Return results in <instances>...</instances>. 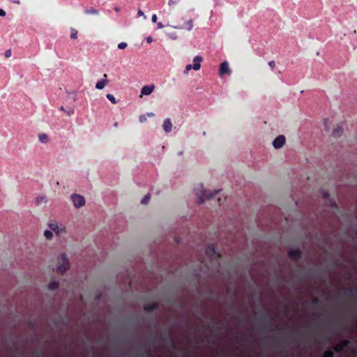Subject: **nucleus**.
<instances>
[{
    "label": "nucleus",
    "mask_w": 357,
    "mask_h": 357,
    "mask_svg": "<svg viewBox=\"0 0 357 357\" xmlns=\"http://www.w3.org/2000/svg\"><path fill=\"white\" fill-rule=\"evenodd\" d=\"M192 191L197 198L199 205L205 204L208 200L212 199L220 192V190H208L201 182L195 183L192 185Z\"/></svg>",
    "instance_id": "f257e3e1"
},
{
    "label": "nucleus",
    "mask_w": 357,
    "mask_h": 357,
    "mask_svg": "<svg viewBox=\"0 0 357 357\" xmlns=\"http://www.w3.org/2000/svg\"><path fill=\"white\" fill-rule=\"evenodd\" d=\"M167 26H171L174 29L190 31L192 30L194 24L192 19L178 15L172 21V24H168Z\"/></svg>",
    "instance_id": "f03ea898"
},
{
    "label": "nucleus",
    "mask_w": 357,
    "mask_h": 357,
    "mask_svg": "<svg viewBox=\"0 0 357 357\" xmlns=\"http://www.w3.org/2000/svg\"><path fill=\"white\" fill-rule=\"evenodd\" d=\"M70 262L68 257V255L64 253L61 252L59 253L56 259V271L61 274L63 275L65 274L68 271L70 268Z\"/></svg>",
    "instance_id": "7ed1b4c3"
},
{
    "label": "nucleus",
    "mask_w": 357,
    "mask_h": 357,
    "mask_svg": "<svg viewBox=\"0 0 357 357\" xmlns=\"http://www.w3.org/2000/svg\"><path fill=\"white\" fill-rule=\"evenodd\" d=\"M48 227L55 233L57 238H64L66 237L68 232L66 226L63 223L52 220L48 222Z\"/></svg>",
    "instance_id": "20e7f679"
},
{
    "label": "nucleus",
    "mask_w": 357,
    "mask_h": 357,
    "mask_svg": "<svg viewBox=\"0 0 357 357\" xmlns=\"http://www.w3.org/2000/svg\"><path fill=\"white\" fill-rule=\"evenodd\" d=\"M70 197L75 208H81L85 205L86 201L83 196L77 194H73Z\"/></svg>",
    "instance_id": "39448f33"
},
{
    "label": "nucleus",
    "mask_w": 357,
    "mask_h": 357,
    "mask_svg": "<svg viewBox=\"0 0 357 357\" xmlns=\"http://www.w3.org/2000/svg\"><path fill=\"white\" fill-rule=\"evenodd\" d=\"M205 252L206 255L211 259H216L219 257V255L217 252L215 245L213 244L208 245L207 248H206Z\"/></svg>",
    "instance_id": "423d86ee"
},
{
    "label": "nucleus",
    "mask_w": 357,
    "mask_h": 357,
    "mask_svg": "<svg viewBox=\"0 0 357 357\" xmlns=\"http://www.w3.org/2000/svg\"><path fill=\"white\" fill-rule=\"evenodd\" d=\"M286 139L284 135H279L273 142V146L275 149H281L285 144Z\"/></svg>",
    "instance_id": "0eeeda50"
},
{
    "label": "nucleus",
    "mask_w": 357,
    "mask_h": 357,
    "mask_svg": "<svg viewBox=\"0 0 357 357\" xmlns=\"http://www.w3.org/2000/svg\"><path fill=\"white\" fill-rule=\"evenodd\" d=\"M155 89V86L154 84L144 86L141 89L140 97L151 95Z\"/></svg>",
    "instance_id": "6e6552de"
},
{
    "label": "nucleus",
    "mask_w": 357,
    "mask_h": 357,
    "mask_svg": "<svg viewBox=\"0 0 357 357\" xmlns=\"http://www.w3.org/2000/svg\"><path fill=\"white\" fill-rule=\"evenodd\" d=\"M219 73L220 75L224 74H230L231 70L229 66V63L227 61H223L220 66Z\"/></svg>",
    "instance_id": "1a4fd4ad"
},
{
    "label": "nucleus",
    "mask_w": 357,
    "mask_h": 357,
    "mask_svg": "<svg viewBox=\"0 0 357 357\" xmlns=\"http://www.w3.org/2000/svg\"><path fill=\"white\" fill-rule=\"evenodd\" d=\"M343 132V128L340 124H336L333 130L331 135L334 137H340Z\"/></svg>",
    "instance_id": "9d476101"
},
{
    "label": "nucleus",
    "mask_w": 357,
    "mask_h": 357,
    "mask_svg": "<svg viewBox=\"0 0 357 357\" xmlns=\"http://www.w3.org/2000/svg\"><path fill=\"white\" fill-rule=\"evenodd\" d=\"M202 61V58L200 56H196L194 59V65L192 66V68L195 70H199L201 68V62Z\"/></svg>",
    "instance_id": "9b49d317"
},
{
    "label": "nucleus",
    "mask_w": 357,
    "mask_h": 357,
    "mask_svg": "<svg viewBox=\"0 0 357 357\" xmlns=\"http://www.w3.org/2000/svg\"><path fill=\"white\" fill-rule=\"evenodd\" d=\"M107 76L106 74H105L103 75V79L101 81L97 82V84L96 85V88L98 90L102 89L106 86V84L107 83Z\"/></svg>",
    "instance_id": "f8f14e48"
},
{
    "label": "nucleus",
    "mask_w": 357,
    "mask_h": 357,
    "mask_svg": "<svg viewBox=\"0 0 357 357\" xmlns=\"http://www.w3.org/2000/svg\"><path fill=\"white\" fill-rule=\"evenodd\" d=\"M172 124L169 119H166L164 121L163 129L166 132H169L172 130Z\"/></svg>",
    "instance_id": "ddd939ff"
},
{
    "label": "nucleus",
    "mask_w": 357,
    "mask_h": 357,
    "mask_svg": "<svg viewBox=\"0 0 357 357\" xmlns=\"http://www.w3.org/2000/svg\"><path fill=\"white\" fill-rule=\"evenodd\" d=\"M36 202L38 204H47L48 202V199L45 196H38L36 198Z\"/></svg>",
    "instance_id": "4468645a"
},
{
    "label": "nucleus",
    "mask_w": 357,
    "mask_h": 357,
    "mask_svg": "<svg viewBox=\"0 0 357 357\" xmlns=\"http://www.w3.org/2000/svg\"><path fill=\"white\" fill-rule=\"evenodd\" d=\"M289 256L291 258L296 259L300 257L301 252L298 250H293L289 252Z\"/></svg>",
    "instance_id": "2eb2a0df"
},
{
    "label": "nucleus",
    "mask_w": 357,
    "mask_h": 357,
    "mask_svg": "<svg viewBox=\"0 0 357 357\" xmlns=\"http://www.w3.org/2000/svg\"><path fill=\"white\" fill-rule=\"evenodd\" d=\"M331 122L328 119H326L323 121V125H324V130L326 131V132H329L330 131V128H331Z\"/></svg>",
    "instance_id": "dca6fc26"
},
{
    "label": "nucleus",
    "mask_w": 357,
    "mask_h": 357,
    "mask_svg": "<svg viewBox=\"0 0 357 357\" xmlns=\"http://www.w3.org/2000/svg\"><path fill=\"white\" fill-rule=\"evenodd\" d=\"M53 231H52L51 229L50 230H45L43 233V235L45 236V238L47 239V240H52L53 238V233H52Z\"/></svg>",
    "instance_id": "f3484780"
},
{
    "label": "nucleus",
    "mask_w": 357,
    "mask_h": 357,
    "mask_svg": "<svg viewBox=\"0 0 357 357\" xmlns=\"http://www.w3.org/2000/svg\"><path fill=\"white\" fill-rule=\"evenodd\" d=\"M38 139L41 143L45 144L48 142V136L44 133L40 134L38 135Z\"/></svg>",
    "instance_id": "a211bd4d"
},
{
    "label": "nucleus",
    "mask_w": 357,
    "mask_h": 357,
    "mask_svg": "<svg viewBox=\"0 0 357 357\" xmlns=\"http://www.w3.org/2000/svg\"><path fill=\"white\" fill-rule=\"evenodd\" d=\"M85 13L87 15H99L100 13H99V10L97 9L91 8V9L86 10Z\"/></svg>",
    "instance_id": "6ab92c4d"
},
{
    "label": "nucleus",
    "mask_w": 357,
    "mask_h": 357,
    "mask_svg": "<svg viewBox=\"0 0 357 357\" xmlns=\"http://www.w3.org/2000/svg\"><path fill=\"white\" fill-rule=\"evenodd\" d=\"M48 287L50 290H54L59 287V282L56 281L52 282L49 284Z\"/></svg>",
    "instance_id": "aec40b11"
},
{
    "label": "nucleus",
    "mask_w": 357,
    "mask_h": 357,
    "mask_svg": "<svg viewBox=\"0 0 357 357\" xmlns=\"http://www.w3.org/2000/svg\"><path fill=\"white\" fill-rule=\"evenodd\" d=\"M347 344V341H344L343 342H342L341 344H338L336 347H335V350L337 351H342L344 347Z\"/></svg>",
    "instance_id": "412c9836"
},
{
    "label": "nucleus",
    "mask_w": 357,
    "mask_h": 357,
    "mask_svg": "<svg viewBox=\"0 0 357 357\" xmlns=\"http://www.w3.org/2000/svg\"><path fill=\"white\" fill-rule=\"evenodd\" d=\"M157 308V305L155 303H152L151 305L149 306L144 307V310L147 312H149L151 310H153Z\"/></svg>",
    "instance_id": "4be33fe9"
},
{
    "label": "nucleus",
    "mask_w": 357,
    "mask_h": 357,
    "mask_svg": "<svg viewBox=\"0 0 357 357\" xmlns=\"http://www.w3.org/2000/svg\"><path fill=\"white\" fill-rule=\"evenodd\" d=\"M107 98L109 100H110L112 102V103H113V104H116V98H114V96L112 94L108 93L107 95Z\"/></svg>",
    "instance_id": "5701e85b"
},
{
    "label": "nucleus",
    "mask_w": 357,
    "mask_h": 357,
    "mask_svg": "<svg viewBox=\"0 0 357 357\" xmlns=\"http://www.w3.org/2000/svg\"><path fill=\"white\" fill-rule=\"evenodd\" d=\"M70 38L73 39H76L77 38V31L75 29H71V36Z\"/></svg>",
    "instance_id": "b1692460"
},
{
    "label": "nucleus",
    "mask_w": 357,
    "mask_h": 357,
    "mask_svg": "<svg viewBox=\"0 0 357 357\" xmlns=\"http://www.w3.org/2000/svg\"><path fill=\"white\" fill-rule=\"evenodd\" d=\"M150 201V196L145 195L143 199L141 200L142 204H146Z\"/></svg>",
    "instance_id": "393cba45"
},
{
    "label": "nucleus",
    "mask_w": 357,
    "mask_h": 357,
    "mask_svg": "<svg viewBox=\"0 0 357 357\" xmlns=\"http://www.w3.org/2000/svg\"><path fill=\"white\" fill-rule=\"evenodd\" d=\"M127 43H124V42H122V43H120L119 45H118V47L121 50H123V49H125L126 47H127Z\"/></svg>",
    "instance_id": "a878e982"
},
{
    "label": "nucleus",
    "mask_w": 357,
    "mask_h": 357,
    "mask_svg": "<svg viewBox=\"0 0 357 357\" xmlns=\"http://www.w3.org/2000/svg\"><path fill=\"white\" fill-rule=\"evenodd\" d=\"M333 354L331 351H326L324 354V357H333Z\"/></svg>",
    "instance_id": "bb28decb"
},
{
    "label": "nucleus",
    "mask_w": 357,
    "mask_h": 357,
    "mask_svg": "<svg viewBox=\"0 0 357 357\" xmlns=\"http://www.w3.org/2000/svg\"><path fill=\"white\" fill-rule=\"evenodd\" d=\"M177 3V1L175 0H169L167 2L168 6H173Z\"/></svg>",
    "instance_id": "cd10ccee"
},
{
    "label": "nucleus",
    "mask_w": 357,
    "mask_h": 357,
    "mask_svg": "<svg viewBox=\"0 0 357 357\" xmlns=\"http://www.w3.org/2000/svg\"><path fill=\"white\" fill-rule=\"evenodd\" d=\"M137 13L139 16L143 17L144 19L146 18V16L144 15V12L142 10H138Z\"/></svg>",
    "instance_id": "c85d7f7f"
},
{
    "label": "nucleus",
    "mask_w": 357,
    "mask_h": 357,
    "mask_svg": "<svg viewBox=\"0 0 357 357\" xmlns=\"http://www.w3.org/2000/svg\"><path fill=\"white\" fill-rule=\"evenodd\" d=\"M157 20H158L157 15L155 14L153 15L152 17H151V21L155 23L157 22Z\"/></svg>",
    "instance_id": "c756f323"
},
{
    "label": "nucleus",
    "mask_w": 357,
    "mask_h": 357,
    "mask_svg": "<svg viewBox=\"0 0 357 357\" xmlns=\"http://www.w3.org/2000/svg\"><path fill=\"white\" fill-rule=\"evenodd\" d=\"M10 55H11V51L10 50H6L5 52L6 57L8 58L10 56Z\"/></svg>",
    "instance_id": "7c9ffc66"
},
{
    "label": "nucleus",
    "mask_w": 357,
    "mask_h": 357,
    "mask_svg": "<svg viewBox=\"0 0 357 357\" xmlns=\"http://www.w3.org/2000/svg\"><path fill=\"white\" fill-rule=\"evenodd\" d=\"M268 66L271 68H275V62L273 61H271L268 62Z\"/></svg>",
    "instance_id": "2f4dec72"
},
{
    "label": "nucleus",
    "mask_w": 357,
    "mask_h": 357,
    "mask_svg": "<svg viewBox=\"0 0 357 357\" xmlns=\"http://www.w3.org/2000/svg\"><path fill=\"white\" fill-rule=\"evenodd\" d=\"M146 120V117L144 115H142L139 117L140 122H144Z\"/></svg>",
    "instance_id": "473e14b6"
},
{
    "label": "nucleus",
    "mask_w": 357,
    "mask_h": 357,
    "mask_svg": "<svg viewBox=\"0 0 357 357\" xmlns=\"http://www.w3.org/2000/svg\"><path fill=\"white\" fill-rule=\"evenodd\" d=\"M192 68V66L190 65V64H188L187 66H186V69H185V73H188V71L190 70H191Z\"/></svg>",
    "instance_id": "72a5a7b5"
},
{
    "label": "nucleus",
    "mask_w": 357,
    "mask_h": 357,
    "mask_svg": "<svg viewBox=\"0 0 357 357\" xmlns=\"http://www.w3.org/2000/svg\"><path fill=\"white\" fill-rule=\"evenodd\" d=\"M73 112H74V110L73 109H70L68 111H66V113L68 116H70L71 114H73Z\"/></svg>",
    "instance_id": "f704fd0d"
},
{
    "label": "nucleus",
    "mask_w": 357,
    "mask_h": 357,
    "mask_svg": "<svg viewBox=\"0 0 357 357\" xmlns=\"http://www.w3.org/2000/svg\"><path fill=\"white\" fill-rule=\"evenodd\" d=\"M5 15H6V12L3 9L0 8V17H3Z\"/></svg>",
    "instance_id": "c9c22d12"
},
{
    "label": "nucleus",
    "mask_w": 357,
    "mask_h": 357,
    "mask_svg": "<svg viewBox=\"0 0 357 357\" xmlns=\"http://www.w3.org/2000/svg\"><path fill=\"white\" fill-rule=\"evenodd\" d=\"M157 26H158V29H162V28H164V27H165V26L163 25V24H162V22H158V23L157 24Z\"/></svg>",
    "instance_id": "e433bc0d"
},
{
    "label": "nucleus",
    "mask_w": 357,
    "mask_h": 357,
    "mask_svg": "<svg viewBox=\"0 0 357 357\" xmlns=\"http://www.w3.org/2000/svg\"><path fill=\"white\" fill-rule=\"evenodd\" d=\"M169 37H170L172 39H173V40H176V38H177L176 35V34H174V33H173V34H170V35H169Z\"/></svg>",
    "instance_id": "4c0bfd02"
},
{
    "label": "nucleus",
    "mask_w": 357,
    "mask_h": 357,
    "mask_svg": "<svg viewBox=\"0 0 357 357\" xmlns=\"http://www.w3.org/2000/svg\"><path fill=\"white\" fill-rule=\"evenodd\" d=\"M146 41L147 43H151L152 42V38L151 36L148 37L146 38Z\"/></svg>",
    "instance_id": "58836bf2"
},
{
    "label": "nucleus",
    "mask_w": 357,
    "mask_h": 357,
    "mask_svg": "<svg viewBox=\"0 0 357 357\" xmlns=\"http://www.w3.org/2000/svg\"><path fill=\"white\" fill-rule=\"evenodd\" d=\"M148 116H154V114L151 112V113L148 114Z\"/></svg>",
    "instance_id": "ea45409f"
},
{
    "label": "nucleus",
    "mask_w": 357,
    "mask_h": 357,
    "mask_svg": "<svg viewBox=\"0 0 357 357\" xmlns=\"http://www.w3.org/2000/svg\"><path fill=\"white\" fill-rule=\"evenodd\" d=\"M114 10H115L116 12H119L120 9H119V7H116V8H114Z\"/></svg>",
    "instance_id": "a19ab883"
},
{
    "label": "nucleus",
    "mask_w": 357,
    "mask_h": 357,
    "mask_svg": "<svg viewBox=\"0 0 357 357\" xmlns=\"http://www.w3.org/2000/svg\"><path fill=\"white\" fill-rule=\"evenodd\" d=\"M14 2H15L16 4H20V1H14Z\"/></svg>",
    "instance_id": "79ce46f5"
},
{
    "label": "nucleus",
    "mask_w": 357,
    "mask_h": 357,
    "mask_svg": "<svg viewBox=\"0 0 357 357\" xmlns=\"http://www.w3.org/2000/svg\"><path fill=\"white\" fill-rule=\"evenodd\" d=\"M324 197L325 198H327V197H328V195L324 194Z\"/></svg>",
    "instance_id": "37998d69"
},
{
    "label": "nucleus",
    "mask_w": 357,
    "mask_h": 357,
    "mask_svg": "<svg viewBox=\"0 0 357 357\" xmlns=\"http://www.w3.org/2000/svg\"><path fill=\"white\" fill-rule=\"evenodd\" d=\"M61 109L62 111H65V109H64V107H61Z\"/></svg>",
    "instance_id": "c03bdc74"
}]
</instances>
